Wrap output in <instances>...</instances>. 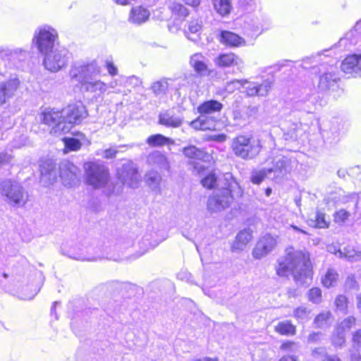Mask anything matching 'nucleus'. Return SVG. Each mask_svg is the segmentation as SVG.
Masks as SVG:
<instances>
[{"instance_id": "1", "label": "nucleus", "mask_w": 361, "mask_h": 361, "mask_svg": "<svg viewBox=\"0 0 361 361\" xmlns=\"http://www.w3.org/2000/svg\"><path fill=\"white\" fill-rule=\"evenodd\" d=\"M204 188L217 190L207 200V209L212 212H218L229 207L235 198L243 195V191L231 173H226L222 178H217L215 173L210 172L201 180Z\"/></svg>"}, {"instance_id": "2", "label": "nucleus", "mask_w": 361, "mask_h": 361, "mask_svg": "<svg viewBox=\"0 0 361 361\" xmlns=\"http://www.w3.org/2000/svg\"><path fill=\"white\" fill-rule=\"evenodd\" d=\"M102 68L96 60H81L74 62L70 68L69 76L77 82L80 92L92 99L103 97L109 85L99 78Z\"/></svg>"}, {"instance_id": "3", "label": "nucleus", "mask_w": 361, "mask_h": 361, "mask_svg": "<svg viewBox=\"0 0 361 361\" xmlns=\"http://www.w3.org/2000/svg\"><path fill=\"white\" fill-rule=\"evenodd\" d=\"M276 273L280 276L289 274L300 285H307L312 280V269L309 255L293 247L286 250V255L278 261Z\"/></svg>"}, {"instance_id": "4", "label": "nucleus", "mask_w": 361, "mask_h": 361, "mask_svg": "<svg viewBox=\"0 0 361 361\" xmlns=\"http://www.w3.org/2000/svg\"><path fill=\"white\" fill-rule=\"evenodd\" d=\"M26 55L27 52L22 49L0 47V75H4L8 67L15 65L17 61L23 60ZM19 85L20 81L17 78L0 82V106L15 96Z\"/></svg>"}, {"instance_id": "5", "label": "nucleus", "mask_w": 361, "mask_h": 361, "mask_svg": "<svg viewBox=\"0 0 361 361\" xmlns=\"http://www.w3.org/2000/svg\"><path fill=\"white\" fill-rule=\"evenodd\" d=\"M231 149L233 153L243 160L255 159L262 149L259 139L249 135H239L232 140Z\"/></svg>"}, {"instance_id": "6", "label": "nucleus", "mask_w": 361, "mask_h": 361, "mask_svg": "<svg viewBox=\"0 0 361 361\" xmlns=\"http://www.w3.org/2000/svg\"><path fill=\"white\" fill-rule=\"evenodd\" d=\"M272 85V81L269 79L264 80L262 82L250 81L247 80H233L225 85V91L229 94L234 92L240 88L244 89V92L247 97H264L268 95Z\"/></svg>"}, {"instance_id": "7", "label": "nucleus", "mask_w": 361, "mask_h": 361, "mask_svg": "<svg viewBox=\"0 0 361 361\" xmlns=\"http://www.w3.org/2000/svg\"><path fill=\"white\" fill-rule=\"evenodd\" d=\"M32 44L40 54L58 47L59 33L49 25L38 27L34 32Z\"/></svg>"}, {"instance_id": "8", "label": "nucleus", "mask_w": 361, "mask_h": 361, "mask_svg": "<svg viewBox=\"0 0 361 361\" xmlns=\"http://www.w3.org/2000/svg\"><path fill=\"white\" fill-rule=\"evenodd\" d=\"M39 121L50 128V133L60 135L68 133L62 109L46 108L39 115Z\"/></svg>"}, {"instance_id": "9", "label": "nucleus", "mask_w": 361, "mask_h": 361, "mask_svg": "<svg viewBox=\"0 0 361 361\" xmlns=\"http://www.w3.org/2000/svg\"><path fill=\"white\" fill-rule=\"evenodd\" d=\"M295 163V159L288 155L281 153L273 154L272 166L269 168L272 175L271 180L276 183L283 180L291 173Z\"/></svg>"}, {"instance_id": "10", "label": "nucleus", "mask_w": 361, "mask_h": 361, "mask_svg": "<svg viewBox=\"0 0 361 361\" xmlns=\"http://www.w3.org/2000/svg\"><path fill=\"white\" fill-rule=\"evenodd\" d=\"M223 108V104L216 100H209L200 104L198 108V112L200 116L195 121L190 123V126L195 128L202 130H211L214 128V121H207V115L215 112H220Z\"/></svg>"}, {"instance_id": "11", "label": "nucleus", "mask_w": 361, "mask_h": 361, "mask_svg": "<svg viewBox=\"0 0 361 361\" xmlns=\"http://www.w3.org/2000/svg\"><path fill=\"white\" fill-rule=\"evenodd\" d=\"M42 55L44 56V68L52 73H56L65 68L69 61L68 51L63 47H58Z\"/></svg>"}, {"instance_id": "12", "label": "nucleus", "mask_w": 361, "mask_h": 361, "mask_svg": "<svg viewBox=\"0 0 361 361\" xmlns=\"http://www.w3.org/2000/svg\"><path fill=\"white\" fill-rule=\"evenodd\" d=\"M87 183L94 188L104 187L109 178L108 169L106 166L97 162L85 164Z\"/></svg>"}, {"instance_id": "13", "label": "nucleus", "mask_w": 361, "mask_h": 361, "mask_svg": "<svg viewBox=\"0 0 361 361\" xmlns=\"http://www.w3.org/2000/svg\"><path fill=\"white\" fill-rule=\"evenodd\" d=\"M0 191L2 195L6 197L8 203L13 206H23L27 200L23 187L16 181H2L0 184Z\"/></svg>"}, {"instance_id": "14", "label": "nucleus", "mask_w": 361, "mask_h": 361, "mask_svg": "<svg viewBox=\"0 0 361 361\" xmlns=\"http://www.w3.org/2000/svg\"><path fill=\"white\" fill-rule=\"evenodd\" d=\"M68 131L72 129L74 125L80 124L87 116L86 107L81 102L70 104L62 109Z\"/></svg>"}, {"instance_id": "15", "label": "nucleus", "mask_w": 361, "mask_h": 361, "mask_svg": "<svg viewBox=\"0 0 361 361\" xmlns=\"http://www.w3.org/2000/svg\"><path fill=\"white\" fill-rule=\"evenodd\" d=\"M319 128L324 141L333 144L339 140L343 125L337 119L326 120L320 123Z\"/></svg>"}, {"instance_id": "16", "label": "nucleus", "mask_w": 361, "mask_h": 361, "mask_svg": "<svg viewBox=\"0 0 361 361\" xmlns=\"http://www.w3.org/2000/svg\"><path fill=\"white\" fill-rule=\"evenodd\" d=\"M119 180L128 187L135 188L138 186L140 178L137 169L132 161H127L118 170Z\"/></svg>"}, {"instance_id": "17", "label": "nucleus", "mask_w": 361, "mask_h": 361, "mask_svg": "<svg viewBox=\"0 0 361 361\" xmlns=\"http://www.w3.org/2000/svg\"><path fill=\"white\" fill-rule=\"evenodd\" d=\"M59 173L65 186L72 187L79 181L80 169L69 161L60 163Z\"/></svg>"}, {"instance_id": "18", "label": "nucleus", "mask_w": 361, "mask_h": 361, "mask_svg": "<svg viewBox=\"0 0 361 361\" xmlns=\"http://www.w3.org/2000/svg\"><path fill=\"white\" fill-rule=\"evenodd\" d=\"M341 71L351 77L361 75V54H350L347 56L341 64Z\"/></svg>"}, {"instance_id": "19", "label": "nucleus", "mask_w": 361, "mask_h": 361, "mask_svg": "<svg viewBox=\"0 0 361 361\" xmlns=\"http://www.w3.org/2000/svg\"><path fill=\"white\" fill-rule=\"evenodd\" d=\"M318 87L321 90H326L333 87L338 80L336 68L333 66H324L322 65Z\"/></svg>"}, {"instance_id": "20", "label": "nucleus", "mask_w": 361, "mask_h": 361, "mask_svg": "<svg viewBox=\"0 0 361 361\" xmlns=\"http://www.w3.org/2000/svg\"><path fill=\"white\" fill-rule=\"evenodd\" d=\"M276 240L269 234L262 236L253 250L252 255L256 259H261L270 252L276 246Z\"/></svg>"}, {"instance_id": "21", "label": "nucleus", "mask_w": 361, "mask_h": 361, "mask_svg": "<svg viewBox=\"0 0 361 361\" xmlns=\"http://www.w3.org/2000/svg\"><path fill=\"white\" fill-rule=\"evenodd\" d=\"M244 34L256 38L267 27H264L261 19L253 16H246L243 26Z\"/></svg>"}, {"instance_id": "22", "label": "nucleus", "mask_w": 361, "mask_h": 361, "mask_svg": "<svg viewBox=\"0 0 361 361\" xmlns=\"http://www.w3.org/2000/svg\"><path fill=\"white\" fill-rule=\"evenodd\" d=\"M151 12L148 7L144 6H133L128 14V21L135 26L146 23L150 18Z\"/></svg>"}, {"instance_id": "23", "label": "nucleus", "mask_w": 361, "mask_h": 361, "mask_svg": "<svg viewBox=\"0 0 361 361\" xmlns=\"http://www.w3.org/2000/svg\"><path fill=\"white\" fill-rule=\"evenodd\" d=\"M183 117L172 110H166L159 115V123L167 128H176L182 126Z\"/></svg>"}, {"instance_id": "24", "label": "nucleus", "mask_w": 361, "mask_h": 361, "mask_svg": "<svg viewBox=\"0 0 361 361\" xmlns=\"http://www.w3.org/2000/svg\"><path fill=\"white\" fill-rule=\"evenodd\" d=\"M214 63L221 68L237 66L238 70H240L243 66V60L233 53L220 54L215 58Z\"/></svg>"}, {"instance_id": "25", "label": "nucleus", "mask_w": 361, "mask_h": 361, "mask_svg": "<svg viewBox=\"0 0 361 361\" xmlns=\"http://www.w3.org/2000/svg\"><path fill=\"white\" fill-rule=\"evenodd\" d=\"M209 59L201 53H195L190 56V65L200 76H205L209 73Z\"/></svg>"}, {"instance_id": "26", "label": "nucleus", "mask_w": 361, "mask_h": 361, "mask_svg": "<svg viewBox=\"0 0 361 361\" xmlns=\"http://www.w3.org/2000/svg\"><path fill=\"white\" fill-rule=\"evenodd\" d=\"M220 42L226 46L231 47H238L246 46L245 40L237 34L224 30L220 35Z\"/></svg>"}, {"instance_id": "27", "label": "nucleus", "mask_w": 361, "mask_h": 361, "mask_svg": "<svg viewBox=\"0 0 361 361\" xmlns=\"http://www.w3.org/2000/svg\"><path fill=\"white\" fill-rule=\"evenodd\" d=\"M147 163L160 170L167 171L169 168L168 160L164 154L159 151L150 153L147 159Z\"/></svg>"}, {"instance_id": "28", "label": "nucleus", "mask_w": 361, "mask_h": 361, "mask_svg": "<svg viewBox=\"0 0 361 361\" xmlns=\"http://www.w3.org/2000/svg\"><path fill=\"white\" fill-rule=\"evenodd\" d=\"M77 137H64L63 139L65 148L68 151H78L82 144L90 143L86 136L82 133L76 134Z\"/></svg>"}, {"instance_id": "29", "label": "nucleus", "mask_w": 361, "mask_h": 361, "mask_svg": "<svg viewBox=\"0 0 361 361\" xmlns=\"http://www.w3.org/2000/svg\"><path fill=\"white\" fill-rule=\"evenodd\" d=\"M212 6L221 17H228L233 9L232 0H212Z\"/></svg>"}, {"instance_id": "30", "label": "nucleus", "mask_w": 361, "mask_h": 361, "mask_svg": "<svg viewBox=\"0 0 361 361\" xmlns=\"http://www.w3.org/2000/svg\"><path fill=\"white\" fill-rule=\"evenodd\" d=\"M70 258L80 261H96L97 257L92 256L89 254V249L87 247H76L68 250L64 253Z\"/></svg>"}, {"instance_id": "31", "label": "nucleus", "mask_w": 361, "mask_h": 361, "mask_svg": "<svg viewBox=\"0 0 361 361\" xmlns=\"http://www.w3.org/2000/svg\"><path fill=\"white\" fill-rule=\"evenodd\" d=\"M252 232L250 229H244L238 233L235 240L232 245L233 251L243 250L252 239Z\"/></svg>"}, {"instance_id": "32", "label": "nucleus", "mask_w": 361, "mask_h": 361, "mask_svg": "<svg viewBox=\"0 0 361 361\" xmlns=\"http://www.w3.org/2000/svg\"><path fill=\"white\" fill-rule=\"evenodd\" d=\"M183 154L185 157L193 159L194 161H207L210 157L209 154L204 151L190 145L183 149Z\"/></svg>"}, {"instance_id": "33", "label": "nucleus", "mask_w": 361, "mask_h": 361, "mask_svg": "<svg viewBox=\"0 0 361 361\" xmlns=\"http://www.w3.org/2000/svg\"><path fill=\"white\" fill-rule=\"evenodd\" d=\"M202 27V21L198 19L191 20L188 26V29L185 30V35L191 41H197Z\"/></svg>"}, {"instance_id": "34", "label": "nucleus", "mask_w": 361, "mask_h": 361, "mask_svg": "<svg viewBox=\"0 0 361 361\" xmlns=\"http://www.w3.org/2000/svg\"><path fill=\"white\" fill-rule=\"evenodd\" d=\"M40 173L42 178L54 181L56 178V164L51 160L44 161L40 165Z\"/></svg>"}, {"instance_id": "35", "label": "nucleus", "mask_w": 361, "mask_h": 361, "mask_svg": "<svg viewBox=\"0 0 361 361\" xmlns=\"http://www.w3.org/2000/svg\"><path fill=\"white\" fill-rule=\"evenodd\" d=\"M171 81V79L162 78L160 80L154 82L151 86V90L157 96L164 95L168 91L170 86L169 82Z\"/></svg>"}, {"instance_id": "36", "label": "nucleus", "mask_w": 361, "mask_h": 361, "mask_svg": "<svg viewBox=\"0 0 361 361\" xmlns=\"http://www.w3.org/2000/svg\"><path fill=\"white\" fill-rule=\"evenodd\" d=\"M266 178H271V173L269 168H263L259 170L253 171L251 173L250 180L252 183L259 185Z\"/></svg>"}, {"instance_id": "37", "label": "nucleus", "mask_w": 361, "mask_h": 361, "mask_svg": "<svg viewBox=\"0 0 361 361\" xmlns=\"http://www.w3.org/2000/svg\"><path fill=\"white\" fill-rule=\"evenodd\" d=\"M275 331L281 335H294L296 331L295 326L289 321L279 322L275 326Z\"/></svg>"}, {"instance_id": "38", "label": "nucleus", "mask_w": 361, "mask_h": 361, "mask_svg": "<svg viewBox=\"0 0 361 361\" xmlns=\"http://www.w3.org/2000/svg\"><path fill=\"white\" fill-rule=\"evenodd\" d=\"M341 257H345L350 262H357L361 260V251L356 250L353 247H347L343 251H339Z\"/></svg>"}, {"instance_id": "39", "label": "nucleus", "mask_w": 361, "mask_h": 361, "mask_svg": "<svg viewBox=\"0 0 361 361\" xmlns=\"http://www.w3.org/2000/svg\"><path fill=\"white\" fill-rule=\"evenodd\" d=\"M161 180V177L159 173L154 171L148 172L145 176L146 183L154 190L159 188Z\"/></svg>"}, {"instance_id": "40", "label": "nucleus", "mask_w": 361, "mask_h": 361, "mask_svg": "<svg viewBox=\"0 0 361 361\" xmlns=\"http://www.w3.org/2000/svg\"><path fill=\"white\" fill-rule=\"evenodd\" d=\"M147 142L150 146H162L171 143V140L161 134H157L149 136L147 138Z\"/></svg>"}, {"instance_id": "41", "label": "nucleus", "mask_w": 361, "mask_h": 361, "mask_svg": "<svg viewBox=\"0 0 361 361\" xmlns=\"http://www.w3.org/2000/svg\"><path fill=\"white\" fill-rule=\"evenodd\" d=\"M338 277V274L334 269H329L322 279V283L326 288L334 286L337 282Z\"/></svg>"}, {"instance_id": "42", "label": "nucleus", "mask_w": 361, "mask_h": 361, "mask_svg": "<svg viewBox=\"0 0 361 361\" xmlns=\"http://www.w3.org/2000/svg\"><path fill=\"white\" fill-rule=\"evenodd\" d=\"M169 8L173 15L180 18H185L189 15L188 8L178 2H173L169 6Z\"/></svg>"}, {"instance_id": "43", "label": "nucleus", "mask_w": 361, "mask_h": 361, "mask_svg": "<svg viewBox=\"0 0 361 361\" xmlns=\"http://www.w3.org/2000/svg\"><path fill=\"white\" fill-rule=\"evenodd\" d=\"M310 225L319 228H325L329 226L328 222L326 221L325 215L319 212H317L314 216V219H311Z\"/></svg>"}, {"instance_id": "44", "label": "nucleus", "mask_w": 361, "mask_h": 361, "mask_svg": "<svg viewBox=\"0 0 361 361\" xmlns=\"http://www.w3.org/2000/svg\"><path fill=\"white\" fill-rule=\"evenodd\" d=\"M330 312H324L318 314L314 319V324L316 328H324L328 324L330 318Z\"/></svg>"}, {"instance_id": "45", "label": "nucleus", "mask_w": 361, "mask_h": 361, "mask_svg": "<svg viewBox=\"0 0 361 361\" xmlns=\"http://www.w3.org/2000/svg\"><path fill=\"white\" fill-rule=\"evenodd\" d=\"M345 343V332L336 328L332 337V344L336 347H341Z\"/></svg>"}, {"instance_id": "46", "label": "nucleus", "mask_w": 361, "mask_h": 361, "mask_svg": "<svg viewBox=\"0 0 361 361\" xmlns=\"http://www.w3.org/2000/svg\"><path fill=\"white\" fill-rule=\"evenodd\" d=\"M308 299L313 303L319 304L322 302V290L319 288H312L309 290Z\"/></svg>"}, {"instance_id": "47", "label": "nucleus", "mask_w": 361, "mask_h": 361, "mask_svg": "<svg viewBox=\"0 0 361 361\" xmlns=\"http://www.w3.org/2000/svg\"><path fill=\"white\" fill-rule=\"evenodd\" d=\"M238 5L243 11L251 12L257 8V0H238Z\"/></svg>"}, {"instance_id": "48", "label": "nucleus", "mask_w": 361, "mask_h": 361, "mask_svg": "<svg viewBox=\"0 0 361 361\" xmlns=\"http://www.w3.org/2000/svg\"><path fill=\"white\" fill-rule=\"evenodd\" d=\"M355 318L353 316L348 317L343 320L337 326V329L345 332L346 330H349L355 323Z\"/></svg>"}, {"instance_id": "49", "label": "nucleus", "mask_w": 361, "mask_h": 361, "mask_svg": "<svg viewBox=\"0 0 361 361\" xmlns=\"http://www.w3.org/2000/svg\"><path fill=\"white\" fill-rule=\"evenodd\" d=\"M310 311L303 306L297 307L293 311V316L298 320H305L308 317Z\"/></svg>"}, {"instance_id": "50", "label": "nucleus", "mask_w": 361, "mask_h": 361, "mask_svg": "<svg viewBox=\"0 0 361 361\" xmlns=\"http://www.w3.org/2000/svg\"><path fill=\"white\" fill-rule=\"evenodd\" d=\"M335 304L338 310L343 312H346L348 307V300L347 298L343 295H338L335 300Z\"/></svg>"}, {"instance_id": "51", "label": "nucleus", "mask_w": 361, "mask_h": 361, "mask_svg": "<svg viewBox=\"0 0 361 361\" xmlns=\"http://www.w3.org/2000/svg\"><path fill=\"white\" fill-rule=\"evenodd\" d=\"M350 214L345 209H340L334 214V220L338 224H342L348 219Z\"/></svg>"}, {"instance_id": "52", "label": "nucleus", "mask_w": 361, "mask_h": 361, "mask_svg": "<svg viewBox=\"0 0 361 361\" xmlns=\"http://www.w3.org/2000/svg\"><path fill=\"white\" fill-rule=\"evenodd\" d=\"M353 348L358 350L361 348V329L357 331L353 337Z\"/></svg>"}, {"instance_id": "53", "label": "nucleus", "mask_w": 361, "mask_h": 361, "mask_svg": "<svg viewBox=\"0 0 361 361\" xmlns=\"http://www.w3.org/2000/svg\"><path fill=\"white\" fill-rule=\"evenodd\" d=\"M105 66L109 75H111V76L117 75L118 69L113 63V61L106 60L105 62Z\"/></svg>"}, {"instance_id": "54", "label": "nucleus", "mask_w": 361, "mask_h": 361, "mask_svg": "<svg viewBox=\"0 0 361 361\" xmlns=\"http://www.w3.org/2000/svg\"><path fill=\"white\" fill-rule=\"evenodd\" d=\"M354 32H359L361 33V19L357 21L353 28L350 32H348L345 35V37L341 39V42L344 41L345 39H348L351 35H353Z\"/></svg>"}, {"instance_id": "55", "label": "nucleus", "mask_w": 361, "mask_h": 361, "mask_svg": "<svg viewBox=\"0 0 361 361\" xmlns=\"http://www.w3.org/2000/svg\"><path fill=\"white\" fill-rule=\"evenodd\" d=\"M322 334L321 332H312L307 337L309 343H315L321 340Z\"/></svg>"}, {"instance_id": "56", "label": "nucleus", "mask_w": 361, "mask_h": 361, "mask_svg": "<svg viewBox=\"0 0 361 361\" xmlns=\"http://www.w3.org/2000/svg\"><path fill=\"white\" fill-rule=\"evenodd\" d=\"M200 161H192L190 163L193 166L194 170L198 173H202L205 169L204 165Z\"/></svg>"}, {"instance_id": "57", "label": "nucleus", "mask_w": 361, "mask_h": 361, "mask_svg": "<svg viewBox=\"0 0 361 361\" xmlns=\"http://www.w3.org/2000/svg\"><path fill=\"white\" fill-rule=\"evenodd\" d=\"M283 137L286 140H295L297 138V133L295 128H294L288 131L287 133H284Z\"/></svg>"}, {"instance_id": "58", "label": "nucleus", "mask_w": 361, "mask_h": 361, "mask_svg": "<svg viewBox=\"0 0 361 361\" xmlns=\"http://www.w3.org/2000/svg\"><path fill=\"white\" fill-rule=\"evenodd\" d=\"M118 151L115 148H109L104 152V157L106 159H111L116 156Z\"/></svg>"}, {"instance_id": "59", "label": "nucleus", "mask_w": 361, "mask_h": 361, "mask_svg": "<svg viewBox=\"0 0 361 361\" xmlns=\"http://www.w3.org/2000/svg\"><path fill=\"white\" fill-rule=\"evenodd\" d=\"M12 157L7 153H0V164L8 163L11 161Z\"/></svg>"}, {"instance_id": "60", "label": "nucleus", "mask_w": 361, "mask_h": 361, "mask_svg": "<svg viewBox=\"0 0 361 361\" xmlns=\"http://www.w3.org/2000/svg\"><path fill=\"white\" fill-rule=\"evenodd\" d=\"M126 82L128 84H132L134 86H137L140 84V80L138 78L135 76H131L129 77L128 79L126 80Z\"/></svg>"}, {"instance_id": "61", "label": "nucleus", "mask_w": 361, "mask_h": 361, "mask_svg": "<svg viewBox=\"0 0 361 361\" xmlns=\"http://www.w3.org/2000/svg\"><path fill=\"white\" fill-rule=\"evenodd\" d=\"M184 2L188 6L197 8L200 4L201 0H184Z\"/></svg>"}, {"instance_id": "62", "label": "nucleus", "mask_w": 361, "mask_h": 361, "mask_svg": "<svg viewBox=\"0 0 361 361\" xmlns=\"http://www.w3.org/2000/svg\"><path fill=\"white\" fill-rule=\"evenodd\" d=\"M350 361H361V355L360 353L353 350L350 353Z\"/></svg>"}, {"instance_id": "63", "label": "nucleus", "mask_w": 361, "mask_h": 361, "mask_svg": "<svg viewBox=\"0 0 361 361\" xmlns=\"http://www.w3.org/2000/svg\"><path fill=\"white\" fill-rule=\"evenodd\" d=\"M295 343L293 342H287L285 343H283L281 345V348L286 350H292L294 347H295Z\"/></svg>"}, {"instance_id": "64", "label": "nucleus", "mask_w": 361, "mask_h": 361, "mask_svg": "<svg viewBox=\"0 0 361 361\" xmlns=\"http://www.w3.org/2000/svg\"><path fill=\"white\" fill-rule=\"evenodd\" d=\"M258 111L257 106H249L247 109L246 114L248 116H255Z\"/></svg>"}]
</instances>
